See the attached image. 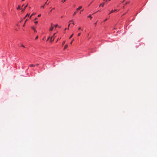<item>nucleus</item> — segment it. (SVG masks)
Returning <instances> with one entry per match:
<instances>
[{"mask_svg": "<svg viewBox=\"0 0 157 157\" xmlns=\"http://www.w3.org/2000/svg\"><path fill=\"white\" fill-rule=\"evenodd\" d=\"M55 34H56V33H54L53 36L50 37V41H51V42H52V41H53L54 40V38H53V36H54V35H55Z\"/></svg>", "mask_w": 157, "mask_h": 157, "instance_id": "nucleus-1", "label": "nucleus"}, {"mask_svg": "<svg viewBox=\"0 0 157 157\" xmlns=\"http://www.w3.org/2000/svg\"><path fill=\"white\" fill-rule=\"evenodd\" d=\"M28 5V3H27V4L24 7V9H22V12H23L24 11L25 9L27 6Z\"/></svg>", "mask_w": 157, "mask_h": 157, "instance_id": "nucleus-2", "label": "nucleus"}, {"mask_svg": "<svg viewBox=\"0 0 157 157\" xmlns=\"http://www.w3.org/2000/svg\"><path fill=\"white\" fill-rule=\"evenodd\" d=\"M117 11V10H112L109 13V15L110 14H111V13H113V12L115 11Z\"/></svg>", "mask_w": 157, "mask_h": 157, "instance_id": "nucleus-3", "label": "nucleus"}, {"mask_svg": "<svg viewBox=\"0 0 157 157\" xmlns=\"http://www.w3.org/2000/svg\"><path fill=\"white\" fill-rule=\"evenodd\" d=\"M82 6H79V7H78V8H77V9H76V10H79L81 9L82 8Z\"/></svg>", "mask_w": 157, "mask_h": 157, "instance_id": "nucleus-4", "label": "nucleus"}, {"mask_svg": "<svg viewBox=\"0 0 157 157\" xmlns=\"http://www.w3.org/2000/svg\"><path fill=\"white\" fill-rule=\"evenodd\" d=\"M105 3H101L100 5H99V6H102V7H103L104 6V5Z\"/></svg>", "mask_w": 157, "mask_h": 157, "instance_id": "nucleus-5", "label": "nucleus"}, {"mask_svg": "<svg viewBox=\"0 0 157 157\" xmlns=\"http://www.w3.org/2000/svg\"><path fill=\"white\" fill-rule=\"evenodd\" d=\"M29 14L28 13L25 16V17H24V18H23V19H25V18L27 17V16H28L29 17Z\"/></svg>", "mask_w": 157, "mask_h": 157, "instance_id": "nucleus-6", "label": "nucleus"}, {"mask_svg": "<svg viewBox=\"0 0 157 157\" xmlns=\"http://www.w3.org/2000/svg\"><path fill=\"white\" fill-rule=\"evenodd\" d=\"M54 28V27L52 26H51V28L50 29V30L51 31H52Z\"/></svg>", "mask_w": 157, "mask_h": 157, "instance_id": "nucleus-7", "label": "nucleus"}, {"mask_svg": "<svg viewBox=\"0 0 157 157\" xmlns=\"http://www.w3.org/2000/svg\"><path fill=\"white\" fill-rule=\"evenodd\" d=\"M68 45L67 44H66L64 47V49H65L67 48Z\"/></svg>", "mask_w": 157, "mask_h": 157, "instance_id": "nucleus-8", "label": "nucleus"}, {"mask_svg": "<svg viewBox=\"0 0 157 157\" xmlns=\"http://www.w3.org/2000/svg\"><path fill=\"white\" fill-rule=\"evenodd\" d=\"M20 7H21L20 6L18 5V7L17 8V10L20 9Z\"/></svg>", "mask_w": 157, "mask_h": 157, "instance_id": "nucleus-9", "label": "nucleus"}, {"mask_svg": "<svg viewBox=\"0 0 157 157\" xmlns=\"http://www.w3.org/2000/svg\"><path fill=\"white\" fill-rule=\"evenodd\" d=\"M47 2H46L45 3L44 5H43V6H41V8H44V5H45V4H47Z\"/></svg>", "mask_w": 157, "mask_h": 157, "instance_id": "nucleus-10", "label": "nucleus"}, {"mask_svg": "<svg viewBox=\"0 0 157 157\" xmlns=\"http://www.w3.org/2000/svg\"><path fill=\"white\" fill-rule=\"evenodd\" d=\"M73 34H72L70 36V37H69V39H71L72 37V36H73Z\"/></svg>", "mask_w": 157, "mask_h": 157, "instance_id": "nucleus-11", "label": "nucleus"}, {"mask_svg": "<svg viewBox=\"0 0 157 157\" xmlns=\"http://www.w3.org/2000/svg\"><path fill=\"white\" fill-rule=\"evenodd\" d=\"M77 12V11H75V12L74 13V14H73V15H75L76 14V13Z\"/></svg>", "mask_w": 157, "mask_h": 157, "instance_id": "nucleus-12", "label": "nucleus"}, {"mask_svg": "<svg viewBox=\"0 0 157 157\" xmlns=\"http://www.w3.org/2000/svg\"><path fill=\"white\" fill-rule=\"evenodd\" d=\"M88 17H89L90 18V19H91L92 18V17L91 16V15H90Z\"/></svg>", "mask_w": 157, "mask_h": 157, "instance_id": "nucleus-13", "label": "nucleus"}, {"mask_svg": "<svg viewBox=\"0 0 157 157\" xmlns=\"http://www.w3.org/2000/svg\"><path fill=\"white\" fill-rule=\"evenodd\" d=\"M29 66L31 67H33L34 66V65L33 64H30V65Z\"/></svg>", "mask_w": 157, "mask_h": 157, "instance_id": "nucleus-14", "label": "nucleus"}, {"mask_svg": "<svg viewBox=\"0 0 157 157\" xmlns=\"http://www.w3.org/2000/svg\"><path fill=\"white\" fill-rule=\"evenodd\" d=\"M38 36H37L36 37V38H35V40H36V39H38Z\"/></svg>", "mask_w": 157, "mask_h": 157, "instance_id": "nucleus-15", "label": "nucleus"}, {"mask_svg": "<svg viewBox=\"0 0 157 157\" xmlns=\"http://www.w3.org/2000/svg\"><path fill=\"white\" fill-rule=\"evenodd\" d=\"M74 40L73 39L72 40L71 42H70V44H72V42H73V41Z\"/></svg>", "mask_w": 157, "mask_h": 157, "instance_id": "nucleus-16", "label": "nucleus"}, {"mask_svg": "<svg viewBox=\"0 0 157 157\" xmlns=\"http://www.w3.org/2000/svg\"><path fill=\"white\" fill-rule=\"evenodd\" d=\"M33 30L36 33L37 32V31L35 29H33Z\"/></svg>", "mask_w": 157, "mask_h": 157, "instance_id": "nucleus-17", "label": "nucleus"}, {"mask_svg": "<svg viewBox=\"0 0 157 157\" xmlns=\"http://www.w3.org/2000/svg\"><path fill=\"white\" fill-rule=\"evenodd\" d=\"M65 41H64L63 42V43H62V45H63L65 43Z\"/></svg>", "mask_w": 157, "mask_h": 157, "instance_id": "nucleus-18", "label": "nucleus"}, {"mask_svg": "<svg viewBox=\"0 0 157 157\" xmlns=\"http://www.w3.org/2000/svg\"><path fill=\"white\" fill-rule=\"evenodd\" d=\"M34 23L36 24H37L38 23V21H36L34 22Z\"/></svg>", "mask_w": 157, "mask_h": 157, "instance_id": "nucleus-19", "label": "nucleus"}, {"mask_svg": "<svg viewBox=\"0 0 157 157\" xmlns=\"http://www.w3.org/2000/svg\"><path fill=\"white\" fill-rule=\"evenodd\" d=\"M81 34V33H78V36H79Z\"/></svg>", "mask_w": 157, "mask_h": 157, "instance_id": "nucleus-20", "label": "nucleus"}, {"mask_svg": "<svg viewBox=\"0 0 157 157\" xmlns=\"http://www.w3.org/2000/svg\"><path fill=\"white\" fill-rule=\"evenodd\" d=\"M129 3V2H126L125 3V4H126V5H127V4H128V3Z\"/></svg>", "mask_w": 157, "mask_h": 157, "instance_id": "nucleus-21", "label": "nucleus"}, {"mask_svg": "<svg viewBox=\"0 0 157 157\" xmlns=\"http://www.w3.org/2000/svg\"><path fill=\"white\" fill-rule=\"evenodd\" d=\"M66 0H64L63 1H62V2H63V3L64 2H65V1H66Z\"/></svg>", "mask_w": 157, "mask_h": 157, "instance_id": "nucleus-22", "label": "nucleus"}, {"mask_svg": "<svg viewBox=\"0 0 157 157\" xmlns=\"http://www.w3.org/2000/svg\"><path fill=\"white\" fill-rule=\"evenodd\" d=\"M58 25H55V27H57V26H58Z\"/></svg>", "mask_w": 157, "mask_h": 157, "instance_id": "nucleus-23", "label": "nucleus"}, {"mask_svg": "<svg viewBox=\"0 0 157 157\" xmlns=\"http://www.w3.org/2000/svg\"><path fill=\"white\" fill-rule=\"evenodd\" d=\"M32 29L33 30V29H35L33 27H32Z\"/></svg>", "mask_w": 157, "mask_h": 157, "instance_id": "nucleus-24", "label": "nucleus"}, {"mask_svg": "<svg viewBox=\"0 0 157 157\" xmlns=\"http://www.w3.org/2000/svg\"><path fill=\"white\" fill-rule=\"evenodd\" d=\"M27 20H28V19H26V20L25 21V23H26V22L27 21Z\"/></svg>", "mask_w": 157, "mask_h": 157, "instance_id": "nucleus-25", "label": "nucleus"}, {"mask_svg": "<svg viewBox=\"0 0 157 157\" xmlns=\"http://www.w3.org/2000/svg\"><path fill=\"white\" fill-rule=\"evenodd\" d=\"M107 18H106L105 20H104V21H107Z\"/></svg>", "mask_w": 157, "mask_h": 157, "instance_id": "nucleus-26", "label": "nucleus"}, {"mask_svg": "<svg viewBox=\"0 0 157 157\" xmlns=\"http://www.w3.org/2000/svg\"><path fill=\"white\" fill-rule=\"evenodd\" d=\"M97 22H96L95 24H94V25H95V26L96 25H97Z\"/></svg>", "mask_w": 157, "mask_h": 157, "instance_id": "nucleus-27", "label": "nucleus"}, {"mask_svg": "<svg viewBox=\"0 0 157 157\" xmlns=\"http://www.w3.org/2000/svg\"><path fill=\"white\" fill-rule=\"evenodd\" d=\"M21 46H22V47H24V48L25 47V46L23 45H21Z\"/></svg>", "mask_w": 157, "mask_h": 157, "instance_id": "nucleus-28", "label": "nucleus"}, {"mask_svg": "<svg viewBox=\"0 0 157 157\" xmlns=\"http://www.w3.org/2000/svg\"><path fill=\"white\" fill-rule=\"evenodd\" d=\"M125 1V0H123L122 2L121 3L124 2Z\"/></svg>", "mask_w": 157, "mask_h": 157, "instance_id": "nucleus-29", "label": "nucleus"}, {"mask_svg": "<svg viewBox=\"0 0 157 157\" xmlns=\"http://www.w3.org/2000/svg\"><path fill=\"white\" fill-rule=\"evenodd\" d=\"M25 23H24V25H23V26H25Z\"/></svg>", "mask_w": 157, "mask_h": 157, "instance_id": "nucleus-30", "label": "nucleus"}, {"mask_svg": "<svg viewBox=\"0 0 157 157\" xmlns=\"http://www.w3.org/2000/svg\"><path fill=\"white\" fill-rule=\"evenodd\" d=\"M70 24H70H70H69V25H68V27H69V26H70Z\"/></svg>", "mask_w": 157, "mask_h": 157, "instance_id": "nucleus-31", "label": "nucleus"}, {"mask_svg": "<svg viewBox=\"0 0 157 157\" xmlns=\"http://www.w3.org/2000/svg\"><path fill=\"white\" fill-rule=\"evenodd\" d=\"M49 39V37L47 39V40L48 41Z\"/></svg>", "mask_w": 157, "mask_h": 157, "instance_id": "nucleus-32", "label": "nucleus"}, {"mask_svg": "<svg viewBox=\"0 0 157 157\" xmlns=\"http://www.w3.org/2000/svg\"><path fill=\"white\" fill-rule=\"evenodd\" d=\"M37 16H38V17H39V16H40L39 14H38V15Z\"/></svg>", "mask_w": 157, "mask_h": 157, "instance_id": "nucleus-33", "label": "nucleus"}, {"mask_svg": "<svg viewBox=\"0 0 157 157\" xmlns=\"http://www.w3.org/2000/svg\"><path fill=\"white\" fill-rule=\"evenodd\" d=\"M81 29V27H79V28H78V29L79 30H80Z\"/></svg>", "mask_w": 157, "mask_h": 157, "instance_id": "nucleus-34", "label": "nucleus"}, {"mask_svg": "<svg viewBox=\"0 0 157 157\" xmlns=\"http://www.w3.org/2000/svg\"><path fill=\"white\" fill-rule=\"evenodd\" d=\"M49 2L48 3H47V5H48L49 3Z\"/></svg>", "mask_w": 157, "mask_h": 157, "instance_id": "nucleus-35", "label": "nucleus"}, {"mask_svg": "<svg viewBox=\"0 0 157 157\" xmlns=\"http://www.w3.org/2000/svg\"><path fill=\"white\" fill-rule=\"evenodd\" d=\"M49 2L48 3H47V5H48L49 3Z\"/></svg>", "mask_w": 157, "mask_h": 157, "instance_id": "nucleus-36", "label": "nucleus"}, {"mask_svg": "<svg viewBox=\"0 0 157 157\" xmlns=\"http://www.w3.org/2000/svg\"><path fill=\"white\" fill-rule=\"evenodd\" d=\"M52 9L50 11V12H51L52 11Z\"/></svg>", "mask_w": 157, "mask_h": 157, "instance_id": "nucleus-37", "label": "nucleus"}, {"mask_svg": "<svg viewBox=\"0 0 157 157\" xmlns=\"http://www.w3.org/2000/svg\"><path fill=\"white\" fill-rule=\"evenodd\" d=\"M51 26H52V25H53V24L52 23H51Z\"/></svg>", "mask_w": 157, "mask_h": 157, "instance_id": "nucleus-38", "label": "nucleus"}, {"mask_svg": "<svg viewBox=\"0 0 157 157\" xmlns=\"http://www.w3.org/2000/svg\"><path fill=\"white\" fill-rule=\"evenodd\" d=\"M72 24H73V25H75V24H74V22H73Z\"/></svg>", "mask_w": 157, "mask_h": 157, "instance_id": "nucleus-39", "label": "nucleus"}, {"mask_svg": "<svg viewBox=\"0 0 157 157\" xmlns=\"http://www.w3.org/2000/svg\"><path fill=\"white\" fill-rule=\"evenodd\" d=\"M32 16L31 15L30 17V18H31Z\"/></svg>", "mask_w": 157, "mask_h": 157, "instance_id": "nucleus-40", "label": "nucleus"}, {"mask_svg": "<svg viewBox=\"0 0 157 157\" xmlns=\"http://www.w3.org/2000/svg\"><path fill=\"white\" fill-rule=\"evenodd\" d=\"M55 9V8H53L52 10H54V9Z\"/></svg>", "mask_w": 157, "mask_h": 157, "instance_id": "nucleus-41", "label": "nucleus"}, {"mask_svg": "<svg viewBox=\"0 0 157 157\" xmlns=\"http://www.w3.org/2000/svg\"><path fill=\"white\" fill-rule=\"evenodd\" d=\"M33 15H34V14H33H33H32L31 15L32 16H33Z\"/></svg>", "mask_w": 157, "mask_h": 157, "instance_id": "nucleus-42", "label": "nucleus"}, {"mask_svg": "<svg viewBox=\"0 0 157 157\" xmlns=\"http://www.w3.org/2000/svg\"><path fill=\"white\" fill-rule=\"evenodd\" d=\"M72 21V20H71V21H70V22H71V21Z\"/></svg>", "mask_w": 157, "mask_h": 157, "instance_id": "nucleus-43", "label": "nucleus"}, {"mask_svg": "<svg viewBox=\"0 0 157 157\" xmlns=\"http://www.w3.org/2000/svg\"><path fill=\"white\" fill-rule=\"evenodd\" d=\"M25 0H22V1H24Z\"/></svg>", "mask_w": 157, "mask_h": 157, "instance_id": "nucleus-44", "label": "nucleus"}, {"mask_svg": "<svg viewBox=\"0 0 157 157\" xmlns=\"http://www.w3.org/2000/svg\"><path fill=\"white\" fill-rule=\"evenodd\" d=\"M83 9L81 11H83Z\"/></svg>", "mask_w": 157, "mask_h": 157, "instance_id": "nucleus-45", "label": "nucleus"}, {"mask_svg": "<svg viewBox=\"0 0 157 157\" xmlns=\"http://www.w3.org/2000/svg\"><path fill=\"white\" fill-rule=\"evenodd\" d=\"M63 16H62V17H61V18H63Z\"/></svg>", "mask_w": 157, "mask_h": 157, "instance_id": "nucleus-46", "label": "nucleus"}, {"mask_svg": "<svg viewBox=\"0 0 157 157\" xmlns=\"http://www.w3.org/2000/svg\"><path fill=\"white\" fill-rule=\"evenodd\" d=\"M67 29V28L65 29V30H66Z\"/></svg>", "mask_w": 157, "mask_h": 157, "instance_id": "nucleus-47", "label": "nucleus"}, {"mask_svg": "<svg viewBox=\"0 0 157 157\" xmlns=\"http://www.w3.org/2000/svg\"><path fill=\"white\" fill-rule=\"evenodd\" d=\"M38 64H36V65H37V66H38Z\"/></svg>", "mask_w": 157, "mask_h": 157, "instance_id": "nucleus-48", "label": "nucleus"}, {"mask_svg": "<svg viewBox=\"0 0 157 157\" xmlns=\"http://www.w3.org/2000/svg\"><path fill=\"white\" fill-rule=\"evenodd\" d=\"M80 14H81V12H80Z\"/></svg>", "mask_w": 157, "mask_h": 157, "instance_id": "nucleus-49", "label": "nucleus"}, {"mask_svg": "<svg viewBox=\"0 0 157 157\" xmlns=\"http://www.w3.org/2000/svg\"><path fill=\"white\" fill-rule=\"evenodd\" d=\"M24 6V5H23L22 6V7L23 6Z\"/></svg>", "mask_w": 157, "mask_h": 157, "instance_id": "nucleus-50", "label": "nucleus"}, {"mask_svg": "<svg viewBox=\"0 0 157 157\" xmlns=\"http://www.w3.org/2000/svg\"><path fill=\"white\" fill-rule=\"evenodd\" d=\"M36 19H37V18H36L35 19V20Z\"/></svg>", "mask_w": 157, "mask_h": 157, "instance_id": "nucleus-51", "label": "nucleus"}, {"mask_svg": "<svg viewBox=\"0 0 157 157\" xmlns=\"http://www.w3.org/2000/svg\"><path fill=\"white\" fill-rule=\"evenodd\" d=\"M100 11V10H99L98 11Z\"/></svg>", "mask_w": 157, "mask_h": 157, "instance_id": "nucleus-52", "label": "nucleus"}, {"mask_svg": "<svg viewBox=\"0 0 157 157\" xmlns=\"http://www.w3.org/2000/svg\"><path fill=\"white\" fill-rule=\"evenodd\" d=\"M58 40V39H57V41Z\"/></svg>", "mask_w": 157, "mask_h": 157, "instance_id": "nucleus-53", "label": "nucleus"}, {"mask_svg": "<svg viewBox=\"0 0 157 157\" xmlns=\"http://www.w3.org/2000/svg\"><path fill=\"white\" fill-rule=\"evenodd\" d=\"M48 0H47V1H48Z\"/></svg>", "mask_w": 157, "mask_h": 157, "instance_id": "nucleus-54", "label": "nucleus"}]
</instances>
